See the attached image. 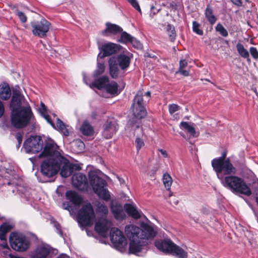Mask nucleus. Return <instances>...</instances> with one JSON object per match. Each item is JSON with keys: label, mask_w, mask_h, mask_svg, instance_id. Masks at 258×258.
<instances>
[{"label": "nucleus", "mask_w": 258, "mask_h": 258, "mask_svg": "<svg viewBox=\"0 0 258 258\" xmlns=\"http://www.w3.org/2000/svg\"><path fill=\"white\" fill-rule=\"evenodd\" d=\"M105 89L108 93L111 94H117L118 85L115 82H109V81Z\"/></svg>", "instance_id": "33"}, {"label": "nucleus", "mask_w": 258, "mask_h": 258, "mask_svg": "<svg viewBox=\"0 0 258 258\" xmlns=\"http://www.w3.org/2000/svg\"><path fill=\"white\" fill-rule=\"evenodd\" d=\"M131 60V57L124 54H120L116 57L110 58L108 63L111 77L114 79L118 77L119 71V67L122 71L126 70L130 65Z\"/></svg>", "instance_id": "7"}, {"label": "nucleus", "mask_w": 258, "mask_h": 258, "mask_svg": "<svg viewBox=\"0 0 258 258\" xmlns=\"http://www.w3.org/2000/svg\"><path fill=\"white\" fill-rule=\"evenodd\" d=\"M151 13L150 16L152 17L154 15H156L160 10V9H157L154 6L152 5L150 7Z\"/></svg>", "instance_id": "51"}, {"label": "nucleus", "mask_w": 258, "mask_h": 258, "mask_svg": "<svg viewBox=\"0 0 258 258\" xmlns=\"http://www.w3.org/2000/svg\"><path fill=\"white\" fill-rule=\"evenodd\" d=\"M125 234L131 241L129 251L138 256L143 255L147 251V240L153 239L157 235L154 228L147 224L142 223L141 228L134 225L125 226Z\"/></svg>", "instance_id": "1"}, {"label": "nucleus", "mask_w": 258, "mask_h": 258, "mask_svg": "<svg viewBox=\"0 0 258 258\" xmlns=\"http://www.w3.org/2000/svg\"><path fill=\"white\" fill-rule=\"evenodd\" d=\"M79 222L85 226H92L95 220V214L92 205H84L78 213Z\"/></svg>", "instance_id": "8"}, {"label": "nucleus", "mask_w": 258, "mask_h": 258, "mask_svg": "<svg viewBox=\"0 0 258 258\" xmlns=\"http://www.w3.org/2000/svg\"><path fill=\"white\" fill-rule=\"evenodd\" d=\"M221 180L222 185L226 188L230 189L232 192H236L241 194L249 196L251 192L244 180L232 174H222V178H218Z\"/></svg>", "instance_id": "4"}, {"label": "nucleus", "mask_w": 258, "mask_h": 258, "mask_svg": "<svg viewBox=\"0 0 258 258\" xmlns=\"http://www.w3.org/2000/svg\"><path fill=\"white\" fill-rule=\"evenodd\" d=\"M179 106L176 104H172L169 105V112L171 114L174 113L175 112L179 110Z\"/></svg>", "instance_id": "46"}, {"label": "nucleus", "mask_w": 258, "mask_h": 258, "mask_svg": "<svg viewBox=\"0 0 258 258\" xmlns=\"http://www.w3.org/2000/svg\"><path fill=\"white\" fill-rule=\"evenodd\" d=\"M19 86L13 89V95L10 103L11 121L15 128H22L26 126L34 118L31 107L20 91Z\"/></svg>", "instance_id": "2"}, {"label": "nucleus", "mask_w": 258, "mask_h": 258, "mask_svg": "<svg viewBox=\"0 0 258 258\" xmlns=\"http://www.w3.org/2000/svg\"><path fill=\"white\" fill-rule=\"evenodd\" d=\"M119 49V45L113 43H108L102 46L101 49L103 53L102 56H100V53H99L98 56L101 58L109 56L117 52Z\"/></svg>", "instance_id": "18"}, {"label": "nucleus", "mask_w": 258, "mask_h": 258, "mask_svg": "<svg viewBox=\"0 0 258 258\" xmlns=\"http://www.w3.org/2000/svg\"><path fill=\"white\" fill-rule=\"evenodd\" d=\"M249 52L250 53V54L251 55L252 57L254 59H258V51L256 49V48L254 47H251L249 48Z\"/></svg>", "instance_id": "49"}, {"label": "nucleus", "mask_w": 258, "mask_h": 258, "mask_svg": "<svg viewBox=\"0 0 258 258\" xmlns=\"http://www.w3.org/2000/svg\"><path fill=\"white\" fill-rule=\"evenodd\" d=\"M200 24L196 21L192 22L193 31L198 35H202L203 34V31L200 29Z\"/></svg>", "instance_id": "44"}, {"label": "nucleus", "mask_w": 258, "mask_h": 258, "mask_svg": "<svg viewBox=\"0 0 258 258\" xmlns=\"http://www.w3.org/2000/svg\"><path fill=\"white\" fill-rule=\"evenodd\" d=\"M51 223L53 224V226L56 228L57 233L62 236V232L61 231L60 225L54 220H51Z\"/></svg>", "instance_id": "47"}, {"label": "nucleus", "mask_w": 258, "mask_h": 258, "mask_svg": "<svg viewBox=\"0 0 258 258\" xmlns=\"http://www.w3.org/2000/svg\"><path fill=\"white\" fill-rule=\"evenodd\" d=\"M167 31L171 41H173L175 38V31L174 27L170 24L167 26Z\"/></svg>", "instance_id": "43"}, {"label": "nucleus", "mask_w": 258, "mask_h": 258, "mask_svg": "<svg viewBox=\"0 0 258 258\" xmlns=\"http://www.w3.org/2000/svg\"><path fill=\"white\" fill-rule=\"evenodd\" d=\"M72 184L80 190H86L88 187V182L86 176L82 173L74 174L72 177Z\"/></svg>", "instance_id": "14"}, {"label": "nucleus", "mask_w": 258, "mask_h": 258, "mask_svg": "<svg viewBox=\"0 0 258 258\" xmlns=\"http://www.w3.org/2000/svg\"><path fill=\"white\" fill-rule=\"evenodd\" d=\"M50 252L49 248L40 246L30 254V256L31 258H47Z\"/></svg>", "instance_id": "19"}, {"label": "nucleus", "mask_w": 258, "mask_h": 258, "mask_svg": "<svg viewBox=\"0 0 258 258\" xmlns=\"http://www.w3.org/2000/svg\"><path fill=\"white\" fill-rule=\"evenodd\" d=\"M15 13L22 23H25L27 21V18L24 13L17 10Z\"/></svg>", "instance_id": "45"}, {"label": "nucleus", "mask_w": 258, "mask_h": 258, "mask_svg": "<svg viewBox=\"0 0 258 258\" xmlns=\"http://www.w3.org/2000/svg\"><path fill=\"white\" fill-rule=\"evenodd\" d=\"M178 72L184 76H188L189 75L188 71L184 70V69H179Z\"/></svg>", "instance_id": "59"}, {"label": "nucleus", "mask_w": 258, "mask_h": 258, "mask_svg": "<svg viewBox=\"0 0 258 258\" xmlns=\"http://www.w3.org/2000/svg\"><path fill=\"white\" fill-rule=\"evenodd\" d=\"M12 226L7 223H4L0 226V239L6 240V234L11 229Z\"/></svg>", "instance_id": "31"}, {"label": "nucleus", "mask_w": 258, "mask_h": 258, "mask_svg": "<svg viewBox=\"0 0 258 258\" xmlns=\"http://www.w3.org/2000/svg\"><path fill=\"white\" fill-rule=\"evenodd\" d=\"M22 137H23V136H22V134L20 133V132H18L16 134V139L18 141V145H17V147L18 148H19L22 142Z\"/></svg>", "instance_id": "53"}, {"label": "nucleus", "mask_w": 258, "mask_h": 258, "mask_svg": "<svg viewBox=\"0 0 258 258\" xmlns=\"http://www.w3.org/2000/svg\"><path fill=\"white\" fill-rule=\"evenodd\" d=\"M41 107L39 109V110L41 114V115L44 114L46 113V108L44 105V104L42 102L41 103Z\"/></svg>", "instance_id": "57"}, {"label": "nucleus", "mask_w": 258, "mask_h": 258, "mask_svg": "<svg viewBox=\"0 0 258 258\" xmlns=\"http://www.w3.org/2000/svg\"><path fill=\"white\" fill-rule=\"evenodd\" d=\"M122 31V28L119 26L108 22L106 24V29L102 31V34L107 36L109 34H116Z\"/></svg>", "instance_id": "22"}, {"label": "nucleus", "mask_w": 258, "mask_h": 258, "mask_svg": "<svg viewBox=\"0 0 258 258\" xmlns=\"http://www.w3.org/2000/svg\"><path fill=\"white\" fill-rule=\"evenodd\" d=\"M158 151L161 153V154L163 156L164 158H167L168 157V154L166 150L162 149H159Z\"/></svg>", "instance_id": "61"}, {"label": "nucleus", "mask_w": 258, "mask_h": 258, "mask_svg": "<svg viewBox=\"0 0 258 258\" xmlns=\"http://www.w3.org/2000/svg\"><path fill=\"white\" fill-rule=\"evenodd\" d=\"M31 25L34 35L44 37L46 36V33L49 31L50 23L46 20L42 19L40 22H31Z\"/></svg>", "instance_id": "12"}, {"label": "nucleus", "mask_w": 258, "mask_h": 258, "mask_svg": "<svg viewBox=\"0 0 258 258\" xmlns=\"http://www.w3.org/2000/svg\"><path fill=\"white\" fill-rule=\"evenodd\" d=\"M131 5L139 12L141 13V10L139 4L137 0H127Z\"/></svg>", "instance_id": "48"}, {"label": "nucleus", "mask_w": 258, "mask_h": 258, "mask_svg": "<svg viewBox=\"0 0 258 258\" xmlns=\"http://www.w3.org/2000/svg\"><path fill=\"white\" fill-rule=\"evenodd\" d=\"M63 208L64 209L68 210L69 211L70 213L71 214V211L72 210V206H71L68 203H63Z\"/></svg>", "instance_id": "60"}, {"label": "nucleus", "mask_w": 258, "mask_h": 258, "mask_svg": "<svg viewBox=\"0 0 258 258\" xmlns=\"http://www.w3.org/2000/svg\"><path fill=\"white\" fill-rule=\"evenodd\" d=\"M163 182L167 189L169 190L172 183V179L169 174H164L163 176Z\"/></svg>", "instance_id": "40"}, {"label": "nucleus", "mask_w": 258, "mask_h": 258, "mask_svg": "<svg viewBox=\"0 0 258 258\" xmlns=\"http://www.w3.org/2000/svg\"><path fill=\"white\" fill-rule=\"evenodd\" d=\"M118 128L116 121L113 118L110 119L103 125L102 135L105 139H110L116 133Z\"/></svg>", "instance_id": "16"}, {"label": "nucleus", "mask_w": 258, "mask_h": 258, "mask_svg": "<svg viewBox=\"0 0 258 258\" xmlns=\"http://www.w3.org/2000/svg\"><path fill=\"white\" fill-rule=\"evenodd\" d=\"M143 93L140 91H138L134 98L132 106L141 107L144 106L143 104Z\"/></svg>", "instance_id": "35"}, {"label": "nucleus", "mask_w": 258, "mask_h": 258, "mask_svg": "<svg viewBox=\"0 0 258 258\" xmlns=\"http://www.w3.org/2000/svg\"><path fill=\"white\" fill-rule=\"evenodd\" d=\"M134 37L126 32H122L118 41L122 43H131Z\"/></svg>", "instance_id": "38"}, {"label": "nucleus", "mask_w": 258, "mask_h": 258, "mask_svg": "<svg viewBox=\"0 0 258 258\" xmlns=\"http://www.w3.org/2000/svg\"><path fill=\"white\" fill-rule=\"evenodd\" d=\"M42 115L53 127L55 128V125L48 115L45 113Z\"/></svg>", "instance_id": "55"}, {"label": "nucleus", "mask_w": 258, "mask_h": 258, "mask_svg": "<svg viewBox=\"0 0 258 258\" xmlns=\"http://www.w3.org/2000/svg\"><path fill=\"white\" fill-rule=\"evenodd\" d=\"M187 65V62L185 59L181 60L179 62V69H184V68Z\"/></svg>", "instance_id": "58"}, {"label": "nucleus", "mask_w": 258, "mask_h": 258, "mask_svg": "<svg viewBox=\"0 0 258 258\" xmlns=\"http://www.w3.org/2000/svg\"><path fill=\"white\" fill-rule=\"evenodd\" d=\"M56 127L64 136H69V132L67 128L66 125L59 118H57Z\"/></svg>", "instance_id": "37"}, {"label": "nucleus", "mask_w": 258, "mask_h": 258, "mask_svg": "<svg viewBox=\"0 0 258 258\" xmlns=\"http://www.w3.org/2000/svg\"><path fill=\"white\" fill-rule=\"evenodd\" d=\"M131 44L137 48H141L142 47V44L140 42L137 40L134 37L133 41H132Z\"/></svg>", "instance_id": "52"}, {"label": "nucleus", "mask_w": 258, "mask_h": 258, "mask_svg": "<svg viewBox=\"0 0 258 258\" xmlns=\"http://www.w3.org/2000/svg\"><path fill=\"white\" fill-rule=\"evenodd\" d=\"M226 156V153H224L221 157L215 158L212 161V166L216 172L218 178H222L223 174H234L236 173V168L228 158L225 159Z\"/></svg>", "instance_id": "6"}, {"label": "nucleus", "mask_w": 258, "mask_h": 258, "mask_svg": "<svg viewBox=\"0 0 258 258\" xmlns=\"http://www.w3.org/2000/svg\"><path fill=\"white\" fill-rule=\"evenodd\" d=\"M10 243L12 248L18 251H25L29 244L24 236L16 233L10 234Z\"/></svg>", "instance_id": "10"}, {"label": "nucleus", "mask_w": 258, "mask_h": 258, "mask_svg": "<svg viewBox=\"0 0 258 258\" xmlns=\"http://www.w3.org/2000/svg\"><path fill=\"white\" fill-rule=\"evenodd\" d=\"M17 175L14 174V172L13 171H11V173H9L8 172L6 173V174L5 175V177L9 180L10 181L8 182V185H13L15 186H18L19 183L17 181Z\"/></svg>", "instance_id": "32"}, {"label": "nucleus", "mask_w": 258, "mask_h": 258, "mask_svg": "<svg viewBox=\"0 0 258 258\" xmlns=\"http://www.w3.org/2000/svg\"><path fill=\"white\" fill-rule=\"evenodd\" d=\"M132 111L134 116L138 119H141L146 115V111L144 106H133Z\"/></svg>", "instance_id": "29"}, {"label": "nucleus", "mask_w": 258, "mask_h": 258, "mask_svg": "<svg viewBox=\"0 0 258 258\" xmlns=\"http://www.w3.org/2000/svg\"><path fill=\"white\" fill-rule=\"evenodd\" d=\"M73 144H74L75 146H78L81 150L84 149V144L83 142L80 140L74 141Z\"/></svg>", "instance_id": "54"}, {"label": "nucleus", "mask_w": 258, "mask_h": 258, "mask_svg": "<svg viewBox=\"0 0 258 258\" xmlns=\"http://www.w3.org/2000/svg\"><path fill=\"white\" fill-rule=\"evenodd\" d=\"M23 146L27 153H36L42 150L43 142L39 136H31L24 142Z\"/></svg>", "instance_id": "9"}, {"label": "nucleus", "mask_w": 258, "mask_h": 258, "mask_svg": "<svg viewBox=\"0 0 258 258\" xmlns=\"http://www.w3.org/2000/svg\"><path fill=\"white\" fill-rule=\"evenodd\" d=\"M177 4L174 2H172L170 3L169 6H167V8H170L173 10L174 11H175L177 9Z\"/></svg>", "instance_id": "56"}, {"label": "nucleus", "mask_w": 258, "mask_h": 258, "mask_svg": "<svg viewBox=\"0 0 258 258\" xmlns=\"http://www.w3.org/2000/svg\"><path fill=\"white\" fill-rule=\"evenodd\" d=\"M236 48L238 54L242 57L246 59L247 61L250 62L251 60L249 57L248 51L245 49L242 44L238 43L236 45Z\"/></svg>", "instance_id": "28"}, {"label": "nucleus", "mask_w": 258, "mask_h": 258, "mask_svg": "<svg viewBox=\"0 0 258 258\" xmlns=\"http://www.w3.org/2000/svg\"><path fill=\"white\" fill-rule=\"evenodd\" d=\"M66 196L70 202L76 206H79L83 203L82 197L74 191H67L66 193Z\"/></svg>", "instance_id": "21"}, {"label": "nucleus", "mask_w": 258, "mask_h": 258, "mask_svg": "<svg viewBox=\"0 0 258 258\" xmlns=\"http://www.w3.org/2000/svg\"><path fill=\"white\" fill-rule=\"evenodd\" d=\"M97 213L102 214V216H106L108 212L107 207L104 204L99 203L96 208Z\"/></svg>", "instance_id": "39"}, {"label": "nucleus", "mask_w": 258, "mask_h": 258, "mask_svg": "<svg viewBox=\"0 0 258 258\" xmlns=\"http://www.w3.org/2000/svg\"><path fill=\"white\" fill-rule=\"evenodd\" d=\"M124 208L128 215L135 219H139L141 217L142 213L137 210L136 208L130 204H125Z\"/></svg>", "instance_id": "24"}, {"label": "nucleus", "mask_w": 258, "mask_h": 258, "mask_svg": "<svg viewBox=\"0 0 258 258\" xmlns=\"http://www.w3.org/2000/svg\"><path fill=\"white\" fill-rule=\"evenodd\" d=\"M231 1L233 4L238 7L241 6L242 5V2L241 0H231Z\"/></svg>", "instance_id": "63"}, {"label": "nucleus", "mask_w": 258, "mask_h": 258, "mask_svg": "<svg viewBox=\"0 0 258 258\" xmlns=\"http://www.w3.org/2000/svg\"><path fill=\"white\" fill-rule=\"evenodd\" d=\"M80 130L82 134L86 136H91L94 132L93 127L87 122L83 123Z\"/></svg>", "instance_id": "34"}, {"label": "nucleus", "mask_w": 258, "mask_h": 258, "mask_svg": "<svg viewBox=\"0 0 258 258\" xmlns=\"http://www.w3.org/2000/svg\"><path fill=\"white\" fill-rule=\"evenodd\" d=\"M71 166H72V170L73 171L74 169L76 170H80L81 168V167L77 165V164H71Z\"/></svg>", "instance_id": "64"}, {"label": "nucleus", "mask_w": 258, "mask_h": 258, "mask_svg": "<svg viewBox=\"0 0 258 258\" xmlns=\"http://www.w3.org/2000/svg\"><path fill=\"white\" fill-rule=\"evenodd\" d=\"M111 226V222L102 217L99 218L96 222L95 229L100 235L106 237Z\"/></svg>", "instance_id": "13"}, {"label": "nucleus", "mask_w": 258, "mask_h": 258, "mask_svg": "<svg viewBox=\"0 0 258 258\" xmlns=\"http://www.w3.org/2000/svg\"><path fill=\"white\" fill-rule=\"evenodd\" d=\"M5 109L3 103L0 101V118L2 116L4 113Z\"/></svg>", "instance_id": "62"}, {"label": "nucleus", "mask_w": 258, "mask_h": 258, "mask_svg": "<svg viewBox=\"0 0 258 258\" xmlns=\"http://www.w3.org/2000/svg\"><path fill=\"white\" fill-rule=\"evenodd\" d=\"M110 209L116 219L122 220L125 218V214L120 204H112Z\"/></svg>", "instance_id": "20"}, {"label": "nucleus", "mask_w": 258, "mask_h": 258, "mask_svg": "<svg viewBox=\"0 0 258 258\" xmlns=\"http://www.w3.org/2000/svg\"><path fill=\"white\" fill-rule=\"evenodd\" d=\"M205 15L211 25H212L216 23L217 18L213 14V9L210 5H208L206 9Z\"/></svg>", "instance_id": "30"}, {"label": "nucleus", "mask_w": 258, "mask_h": 258, "mask_svg": "<svg viewBox=\"0 0 258 258\" xmlns=\"http://www.w3.org/2000/svg\"><path fill=\"white\" fill-rule=\"evenodd\" d=\"M109 81V78L107 76H103L96 79L90 84V87L91 88H96L99 90L105 89Z\"/></svg>", "instance_id": "23"}, {"label": "nucleus", "mask_w": 258, "mask_h": 258, "mask_svg": "<svg viewBox=\"0 0 258 258\" xmlns=\"http://www.w3.org/2000/svg\"><path fill=\"white\" fill-rule=\"evenodd\" d=\"M90 183L94 192L101 199L107 202L111 197L109 191L105 188V181L99 177L96 171H91L89 173Z\"/></svg>", "instance_id": "5"}, {"label": "nucleus", "mask_w": 258, "mask_h": 258, "mask_svg": "<svg viewBox=\"0 0 258 258\" xmlns=\"http://www.w3.org/2000/svg\"><path fill=\"white\" fill-rule=\"evenodd\" d=\"M180 127L181 128L186 130V131L192 136H196V132L195 128L189 125L188 122L182 121L180 124Z\"/></svg>", "instance_id": "36"}, {"label": "nucleus", "mask_w": 258, "mask_h": 258, "mask_svg": "<svg viewBox=\"0 0 258 258\" xmlns=\"http://www.w3.org/2000/svg\"><path fill=\"white\" fill-rule=\"evenodd\" d=\"M11 96L10 88L8 84L4 83L0 85V98L8 100Z\"/></svg>", "instance_id": "26"}, {"label": "nucleus", "mask_w": 258, "mask_h": 258, "mask_svg": "<svg viewBox=\"0 0 258 258\" xmlns=\"http://www.w3.org/2000/svg\"><path fill=\"white\" fill-rule=\"evenodd\" d=\"M105 65L103 63H98L97 64V69L94 71L93 76L96 78L103 74L105 71Z\"/></svg>", "instance_id": "41"}, {"label": "nucleus", "mask_w": 258, "mask_h": 258, "mask_svg": "<svg viewBox=\"0 0 258 258\" xmlns=\"http://www.w3.org/2000/svg\"><path fill=\"white\" fill-rule=\"evenodd\" d=\"M215 30L217 32H219L223 37H227L228 35L227 31L221 23L217 24L215 27Z\"/></svg>", "instance_id": "42"}, {"label": "nucleus", "mask_w": 258, "mask_h": 258, "mask_svg": "<svg viewBox=\"0 0 258 258\" xmlns=\"http://www.w3.org/2000/svg\"><path fill=\"white\" fill-rule=\"evenodd\" d=\"M242 174L243 177L250 182L249 184L254 183L257 180L253 172L245 166L242 167Z\"/></svg>", "instance_id": "27"}, {"label": "nucleus", "mask_w": 258, "mask_h": 258, "mask_svg": "<svg viewBox=\"0 0 258 258\" xmlns=\"http://www.w3.org/2000/svg\"><path fill=\"white\" fill-rule=\"evenodd\" d=\"M136 146L138 151L143 147L145 144L143 140L139 138H137L135 141Z\"/></svg>", "instance_id": "50"}, {"label": "nucleus", "mask_w": 258, "mask_h": 258, "mask_svg": "<svg viewBox=\"0 0 258 258\" xmlns=\"http://www.w3.org/2000/svg\"><path fill=\"white\" fill-rule=\"evenodd\" d=\"M57 156L56 157L57 159V163L59 164V170L60 167L62 166V168L60 171V175L62 177H67L71 175L73 172L72 166L71 163L69 160L61 155L60 153H57Z\"/></svg>", "instance_id": "15"}, {"label": "nucleus", "mask_w": 258, "mask_h": 258, "mask_svg": "<svg viewBox=\"0 0 258 258\" xmlns=\"http://www.w3.org/2000/svg\"><path fill=\"white\" fill-rule=\"evenodd\" d=\"M177 258H187L188 253L186 250L174 243L170 254Z\"/></svg>", "instance_id": "25"}, {"label": "nucleus", "mask_w": 258, "mask_h": 258, "mask_svg": "<svg viewBox=\"0 0 258 258\" xmlns=\"http://www.w3.org/2000/svg\"><path fill=\"white\" fill-rule=\"evenodd\" d=\"M57 153H59L58 146L50 138L45 141L43 151L39 155V158H44L41 164V172L45 178H50L59 171Z\"/></svg>", "instance_id": "3"}, {"label": "nucleus", "mask_w": 258, "mask_h": 258, "mask_svg": "<svg viewBox=\"0 0 258 258\" xmlns=\"http://www.w3.org/2000/svg\"><path fill=\"white\" fill-rule=\"evenodd\" d=\"M174 243L169 238L156 240L154 242V245L158 250L165 254H170Z\"/></svg>", "instance_id": "17"}, {"label": "nucleus", "mask_w": 258, "mask_h": 258, "mask_svg": "<svg viewBox=\"0 0 258 258\" xmlns=\"http://www.w3.org/2000/svg\"><path fill=\"white\" fill-rule=\"evenodd\" d=\"M110 237L111 242L118 249L124 248L127 244L126 239L123 233L117 228L111 229Z\"/></svg>", "instance_id": "11"}]
</instances>
